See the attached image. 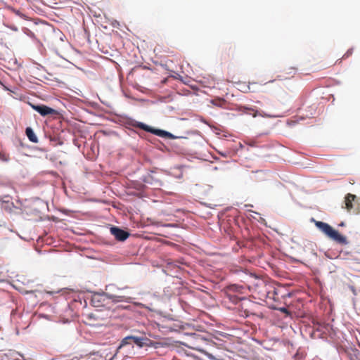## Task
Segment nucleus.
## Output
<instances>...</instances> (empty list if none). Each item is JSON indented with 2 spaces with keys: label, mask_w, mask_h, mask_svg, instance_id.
I'll list each match as a JSON object with an SVG mask.
<instances>
[{
  "label": "nucleus",
  "mask_w": 360,
  "mask_h": 360,
  "mask_svg": "<svg viewBox=\"0 0 360 360\" xmlns=\"http://www.w3.org/2000/svg\"><path fill=\"white\" fill-rule=\"evenodd\" d=\"M285 71L288 74H293V75H295L297 72V68H296L295 67H289L287 69H285Z\"/></svg>",
  "instance_id": "nucleus-14"
},
{
  "label": "nucleus",
  "mask_w": 360,
  "mask_h": 360,
  "mask_svg": "<svg viewBox=\"0 0 360 360\" xmlns=\"http://www.w3.org/2000/svg\"><path fill=\"white\" fill-rule=\"evenodd\" d=\"M131 341L140 347L150 346L151 345V340L147 338L131 336Z\"/></svg>",
  "instance_id": "nucleus-7"
},
{
  "label": "nucleus",
  "mask_w": 360,
  "mask_h": 360,
  "mask_svg": "<svg viewBox=\"0 0 360 360\" xmlns=\"http://www.w3.org/2000/svg\"><path fill=\"white\" fill-rule=\"evenodd\" d=\"M131 342H132L131 336H127V337L124 338L122 340V342H121L120 347L117 348V352H120V350L121 349V348L122 347H124V345H128V344H131Z\"/></svg>",
  "instance_id": "nucleus-11"
},
{
  "label": "nucleus",
  "mask_w": 360,
  "mask_h": 360,
  "mask_svg": "<svg viewBox=\"0 0 360 360\" xmlns=\"http://www.w3.org/2000/svg\"><path fill=\"white\" fill-rule=\"evenodd\" d=\"M243 109H244V110H243L244 112L248 113L249 115H252L254 117H257V115L264 116L262 114V112H258L257 110H255L254 108H248V107L244 106Z\"/></svg>",
  "instance_id": "nucleus-10"
},
{
  "label": "nucleus",
  "mask_w": 360,
  "mask_h": 360,
  "mask_svg": "<svg viewBox=\"0 0 360 360\" xmlns=\"http://www.w3.org/2000/svg\"><path fill=\"white\" fill-rule=\"evenodd\" d=\"M311 221L314 222L316 226L320 231H321L330 239L333 240L339 244L346 245L347 243L346 237L340 235L338 231L335 230L328 224L323 221H316L314 219H311Z\"/></svg>",
  "instance_id": "nucleus-1"
},
{
  "label": "nucleus",
  "mask_w": 360,
  "mask_h": 360,
  "mask_svg": "<svg viewBox=\"0 0 360 360\" xmlns=\"http://www.w3.org/2000/svg\"><path fill=\"white\" fill-rule=\"evenodd\" d=\"M25 133L29 140L33 143H37L38 139L34 134L33 130L30 127H27L25 130Z\"/></svg>",
  "instance_id": "nucleus-9"
},
{
  "label": "nucleus",
  "mask_w": 360,
  "mask_h": 360,
  "mask_svg": "<svg viewBox=\"0 0 360 360\" xmlns=\"http://www.w3.org/2000/svg\"><path fill=\"white\" fill-rule=\"evenodd\" d=\"M340 226H344V223H343V222H342V223L340 224Z\"/></svg>",
  "instance_id": "nucleus-19"
},
{
  "label": "nucleus",
  "mask_w": 360,
  "mask_h": 360,
  "mask_svg": "<svg viewBox=\"0 0 360 360\" xmlns=\"http://www.w3.org/2000/svg\"><path fill=\"white\" fill-rule=\"evenodd\" d=\"M280 310L285 313L288 311L286 308H281Z\"/></svg>",
  "instance_id": "nucleus-18"
},
{
  "label": "nucleus",
  "mask_w": 360,
  "mask_h": 360,
  "mask_svg": "<svg viewBox=\"0 0 360 360\" xmlns=\"http://www.w3.org/2000/svg\"><path fill=\"white\" fill-rule=\"evenodd\" d=\"M117 353V350L113 354H112L111 353L108 354V352H107V350H104L103 352V354L105 355V359L103 360H113L114 359L116 358Z\"/></svg>",
  "instance_id": "nucleus-12"
},
{
  "label": "nucleus",
  "mask_w": 360,
  "mask_h": 360,
  "mask_svg": "<svg viewBox=\"0 0 360 360\" xmlns=\"http://www.w3.org/2000/svg\"><path fill=\"white\" fill-rule=\"evenodd\" d=\"M9 155L4 152H0V160L4 162L9 160Z\"/></svg>",
  "instance_id": "nucleus-13"
},
{
  "label": "nucleus",
  "mask_w": 360,
  "mask_h": 360,
  "mask_svg": "<svg viewBox=\"0 0 360 360\" xmlns=\"http://www.w3.org/2000/svg\"><path fill=\"white\" fill-rule=\"evenodd\" d=\"M345 209L349 212L359 214L360 212V203L355 195L348 193L345 198Z\"/></svg>",
  "instance_id": "nucleus-3"
},
{
  "label": "nucleus",
  "mask_w": 360,
  "mask_h": 360,
  "mask_svg": "<svg viewBox=\"0 0 360 360\" xmlns=\"http://www.w3.org/2000/svg\"><path fill=\"white\" fill-rule=\"evenodd\" d=\"M1 360H22L18 357V354L13 351H9L4 354L1 356Z\"/></svg>",
  "instance_id": "nucleus-8"
},
{
  "label": "nucleus",
  "mask_w": 360,
  "mask_h": 360,
  "mask_svg": "<svg viewBox=\"0 0 360 360\" xmlns=\"http://www.w3.org/2000/svg\"><path fill=\"white\" fill-rule=\"evenodd\" d=\"M135 127H136L141 129H143L146 131L151 132V133H153L155 135H158L159 136H161V137H172V134L168 131L161 130V129H153L150 127H149L142 122H138L137 124H135Z\"/></svg>",
  "instance_id": "nucleus-4"
},
{
  "label": "nucleus",
  "mask_w": 360,
  "mask_h": 360,
  "mask_svg": "<svg viewBox=\"0 0 360 360\" xmlns=\"http://www.w3.org/2000/svg\"><path fill=\"white\" fill-rule=\"evenodd\" d=\"M352 53V49H349L347 51V53L344 55V58H347V57H349V56H351Z\"/></svg>",
  "instance_id": "nucleus-16"
},
{
  "label": "nucleus",
  "mask_w": 360,
  "mask_h": 360,
  "mask_svg": "<svg viewBox=\"0 0 360 360\" xmlns=\"http://www.w3.org/2000/svg\"><path fill=\"white\" fill-rule=\"evenodd\" d=\"M351 360H360V354L358 352H354L350 355Z\"/></svg>",
  "instance_id": "nucleus-15"
},
{
  "label": "nucleus",
  "mask_w": 360,
  "mask_h": 360,
  "mask_svg": "<svg viewBox=\"0 0 360 360\" xmlns=\"http://www.w3.org/2000/svg\"><path fill=\"white\" fill-rule=\"evenodd\" d=\"M255 84H257V83L256 82L249 83L248 89L250 91H255L254 89H251V86L255 85Z\"/></svg>",
  "instance_id": "nucleus-17"
},
{
  "label": "nucleus",
  "mask_w": 360,
  "mask_h": 360,
  "mask_svg": "<svg viewBox=\"0 0 360 360\" xmlns=\"http://www.w3.org/2000/svg\"><path fill=\"white\" fill-rule=\"evenodd\" d=\"M110 233L117 240L120 241H124L129 236V233L127 231H125L116 226H112L110 228Z\"/></svg>",
  "instance_id": "nucleus-6"
},
{
  "label": "nucleus",
  "mask_w": 360,
  "mask_h": 360,
  "mask_svg": "<svg viewBox=\"0 0 360 360\" xmlns=\"http://www.w3.org/2000/svg\"><path fill=\"white\" fill-rule=\"evenodd\" d=\"M32 108L38 112L41 116L55 115L58 112L56 110L51 108L45 105H32Z\"/></svg>",
  "instance_id": "nucleus-5"
},
{
  "label": "nucleus",
  "mask_w": 360,
  "mask_h": 360,
  "mask_svg": "<svg viewBox=\"0 0 360 360\" xmlns=\"http://www.w3.org/2000/svg\"><path fill=\"white\" fill-rule=\"evenodd\" d=\"M210 342V340L203 337L202 335L193 333L191 335V345L190 346V347L192 348L193 349H195L200 352H204V345H208Z\"/></svg>",
  "instance_id": "nucleus-2"
}]
</instances>
